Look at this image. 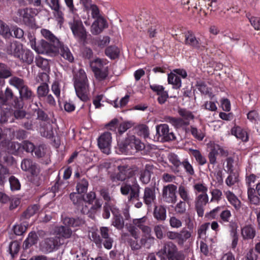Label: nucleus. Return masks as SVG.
<instances>
[{"mask_svg":"<svg viewBox=\"0 0 260 260\" xmlns=\"http://www.w3.org/2000/svg\"><path fill=\"white\" fill-rule=\"evenodd\" d=\"M117 141L118 149L122 153L132 154L145 148L144 144L134 136H129L124 141H121L118 138Z\"/></svg>","mask_w":260,"mask_h":260,"instance_id":"f257e3e1","label":"nucleus"},{"mask_svg":"<svg viewBox=\"0 0 260 260\" xmlns=\"http://www.w3.org/2000/svg\"><path fill=\"white\" fill-rule=\"evenodd\" d=\"M127 230L130 234L124 233L122 235V238L131 246L133 250H138L141 248V243L138 242V239L139 238V232L137 228L134 226H128Z\"/></svg>","mask_w":260,"mask_h":260,"instance_id":"f03ea898","label":"nucleus"},{"mask_svg":"<svg viewBox=\"0 0 260 260\" xmlns=\"http://www.w3.org/2000/svg\"><path fill=\"white\" fill-rule=\"evenodd\" d=\"M133 184L131 185L127 183L122 184L120 187V191L123 195H127L128 201L138 200L139 198L140 187L135 179H133Z\"/></svg>","mask_w":260,"mask_h":260,"instance_id":"7ed1b4c3","label":"nucleus"},{"mask_svg":"<svg viewBox=\"0 0 260 260\" xmlns=\"http://www.w3.org/2000/svg\"><path fill=\"white\" fill-rule=\"evenodd\" d=\"M69 25L74 37L76 39L80 41L85 40L87 33L80 19H76L74 17L73 21L69 22Z\"/></svg>","mask_w":260,"mask_h":260,"instance_id":"20e7f679","label":"nucleus"},{"mask_svg":"<svg viewBox=\"0 0 260 260\" xmlns=\"http://www.w3.org/2000/svg\"><path fill=\"white\" fill-rule=\"evenodd\" d=\"M112 143V136L109 132H105L102 134L98 138V144L101 151L109 154L111 152Z\"/></svg>","mask_w":260,"mask_h":260,"instance_id":"39448f33","label":"nucleus"},{"mask_svg":"<svg viewBox=\"0 0 260 260\" xmlns=\"http://www.w3.org/2000/svg\"><path fill=\"white\" fill-rule=\"evenodd\" d=\"M177 186L173 184L164 186L162 190L164 201L168 203H175L177 201Z\"/></svg>","mask_w":260,"mask_h":260,"instance_id":"423d86ee","label":"nucleus"},{"mask_svg":"<svg viewBox=\"0 0 260 260\" xmlns=\"http://www.w3.org/2000/svg\"><path fill=\"white\" fill-rule=\"evenodd\" d=\"M156 133L159 137H161L165 141H173L175 139V136L173 132H170L169 127L167 124H160L156 126Z\"/></svg>","mask_w":260,"mask_h":260,"instance_id":"0eeeda50","label":"nucleus"},{"mask_svg":"<svg viewBox=\"0 0 260 260\" xmlns=\"http://www.w3.org/2000/svg\"><path fill=\"white\" fill-rule=\"evenodd\" d=\"M60 45H54L53 44H49L45 40H42L37 45L36 52L39 54H48L56 53Z\"/></svg>","mask_w":260,"mask_h":260,"instance_id":"6e6552de","label":"nucleus"},{"mask_svg":"<svg viewBox=\"0 0 260 260\" xmlns=\"http://www.w3.org/2000/svg\"><path fill=\"white\" fill-rule=\"evenodd\" d=\"M177 251L176 246L172 242H169L166 243L163 248L157 252V254L161 258L167 257L169 259Z\"/></svg>","mask_w":260,"mask_h":260,"instance_id":"1a4fd4ad","label":"nucleus"},{"mask_svg":"<svg viewBox=\"0 0 260 260\" xmlns=\"http://www.w3.org/2000/svg\"><path fill=\"white\" fill-rule=\"evenodd\" d=\"M76 93L78 97L82 101L85 102L89 100V88L88 82L80 83L77 82L74 85Z\"/></svg>","mask_w":260,"mask_h":260,"instance_id":"9d476101","label":"nucleus"},{"mask_svg":"<svg viewBox=\"0 0 260 260\" xmlns=\"http://www.w3.org/2000/svg\"><path fill=\"white\" fill-rule=\"evenodd\" d=\"M19 19L27 24L30 25L34 22V13L32 9L25 8L19 9L17 13Z\"/></svg>","mask_w":260,"mask_h":260,"instance_id":"9b49d317","label":"nucleus"},{"mask_svg":"<svg viewBox=\"0 0 260 260\" xmlns=\"http://www.w3.org/2000/svg\"><path fill=\"white\" fill-rule=\"evenodd\" d=\"M150 88L158 95L157 101L160 104H164L169 98L168 92L165 90L162 85L152 84L150 86Z\"/></svg>","mask_w":260,"mask_h":260,"instance_id":"f8f14e48","label":"nucleus"},{"mask_svg":"<svg viewBox=\"0 0 260 260\" xmlns=\"http://www.w3.org/2000/svg\"><path fill=\"white\" fill-rule=\"evenodd\" d=\"M107 27V24L105 19L102 17H98L91 25V32L93 35H98Z\"/></svg>","mask_w":260,"mask_h":260,"instance_id":"ddd939ff","label":"nucleus"},{"mask_svg":"<svg viewBox=\"0 0 260 260\" xmlns=\"http://www.w3.org/2000/svg\"><path fill=\"white\" fill-rule=\"evenodd\" d=\"M143 199L144 203L146 205L151 206L156 199L154 187H147L145 188Z\"/></svg>","mask_w":260,"mask_h":260,"instance_id":"4468645a","label":"nucleus"},{"mask_svg":"<svg viewBox=\"0 0 260 260\" xmlns=\"http://www.w3.org/2000/svg\"><path fill=\"white\" fill-rule=\"evenodd\" d=\"M231 134L243 142H247L249 136L247 131L240 126H235L231 129Z\"/></svg>","mask_w":260,"mask_h":260,"instance_id":"2eb2a0df","label":"nucleus"},{"mask_svg":"<svg viewBox=\"0 0 260 260\" xmlns=\"http://www.w3.org/2000/svg\"><path fill=\"white\" fill-rule=\"evenodd\" d=\"M178 194L183 201L190 205L192 201V197L190 194L188 187L184 185H180L178 187Z\"/></svg>","mask_w":260,"mask_h":260,"instance_id":"dca6fc26","label":"nucleus"},{"mask_svg":"<svg viewBox=\"0 0 260 260\" xmlns=\"http://www.w3.org/2000/svg\"><path fill=\"white\" fill-rule=\"evenodd\" d=\"M241 236L244 240L253 239L256 235L254 226L251 224L245 225L241 230Z\"/></svg>","mask_w":260,"mask_h":260,"instance_id":"f3484780","label":"nucleus"},{"mask_svg":"<svg viewBox=\"0 0 260 260\" xmlns=\"http://www.w3.org/2000/svg\"><path fill=\"white\" fill-rule=\"evenodd\" d=\"M224 194L230 203L236 210H238L241 207V203L238 197L231 191H224Z\"/></svg>","mask_w":260,"mask_h":260,"instance_id":"a211bd4d","label":"nucleus"},{"mask_svg":"<svg viewBox=\"0 0 260 260\" xmlns=\"http://www.w3.org/2000/svg\"><path fill=\"white\" fill-rule=\"evenodd\" d=\"M165 121L171 124L176 128H181L189 125V122L181 118H176L171 116H167L165 118Z\"/></svg>","mask_w":260,"mask_h":260,"instance_id":"6ab92c4d","label":"nucleus"},{"mask_svg":"<svg viewBox=\"0 0 260 260\" xmlns=\"http://www.w3.org/2000/svg\"><path fill=\"white\" fill-rule=\"evenodd\" d=\"M118 169L119 170V173H118L115 176L111 177L113 181H115L116 180H124L127 177H129V174L131 172L127 167L125 166L119 167Z\"/></svg>","mask_w":260,"mask_h":260,"instance_id":"aec40b11","label":"nucleus"},{"mask_svg":"<svg viewBox=\"0 0 260 260\" xmlns=\"http://www.w3.org/2000/svg\"><path fill=\"white\" fill-rule=\"evenodd\" d=\"M147 218L146 216H144L140 218H136L133 220V225L134 227L139 228L142 232L149 231L150 228L149 226L146 225Z\"/></svg>","mask_w":260,"mask_h":260,"instance_id":"412c9836","label":"nucleus"},{"mask_svg":"<svg viewBox=\"0 0 260 260\" xmlns=\"http://www.w3.org/2000/svg\"><path fill=\"white\" fill-rule=\"evenodd\" d=\"M108 63V61L105 58H96L90 61V66L92 71L96 70H101L105 68L106 65Z\"/></svg>","mask_w":260,"mask_h":260,"instance_id":"4be33fe9","label":"nucleus"},{"mask_svg":"<svg viewBox=\"0 0 260 260\" xmlns=\"http://www.w3.org/2000/svg\"><path fill=\"white\" fill-rule=\"evenodd\" d=\"M21 168L25 171H28L32 175H35L38 170L35 164L30 159H25L21 162Z\"/></svg>","mask_w":260,"mask_h":260,"instance_id":"5701e85b","label":"nucleus"},{"mask_svg":"<svg viewBox=\"0 0 260 260\" xmlns=\"http://www.w3.org/2000/svg\"><path fill=\"white\" fill-rule=\"evenodd\" d=\"M152 166L147 165L145 169L140 172V180L144 184H147L150 180Z\"/></svg>","mask_w":260,"mask_h":260,"instance_id":"b1692460","label":"nucleus"},{"mask_svg":"<svg viewBox=\"0 0 260 260\" xmlns=\"http://www.w3.org/2000/svg\"><path fill=\"white\" fill-rule=\"evenodd\" d=\"M190 132L194 138L199 141H202L206 135L205 127L203 125L201 128H198L194 126H191Z\"/></svg>","mask_w":260,"mask_h":260,"instance_id":"393cba45","label":"nucleus"},{"mask_svg":"<svg viewBox=\"0 0 260 260\" xmlns=\"http://www.w3.org/2000/svg\"><path fill=\"white\" fill-rule=\"evenodd\" d=\"M57 239H54L53 238H48L45 240L44 243L43 244V247L45 248L47 252L52 251L56 246H58L60 244V241H58Z\"/></svg>","mask_w":260,"mask_h":260,"instance_id":"a878e982","label":"nucleus"},{"mask_svg":"<svg viewBox=\"0 0 260 260\" xmlns=\"http://www.w3.org/2000/svg\"><path fill=\"white\" fill-rule=\"evenodd\" d=\"M143 236L140 240V243L142 245L150 246L151 244L153 243L154 238L151 235V228L149 231L143 232Z\"/></svg>","mask_w":260,"mask_h":260,"instance_id":"bb28decb","label":"nucleus"},{"mask_svg":"<svg viewBox=\"0 0 260 260\" xmlns=\"http://www.w3.org/2000/svg\"><path fill=\"white\" fill-rule=\"evenodd\" d=\"M114 215L112 224L117 229H122L124 226V221L123 218L120 216L119 212L117 210L112 211Z\"/></svg>","mask_w":260,"mask_h":260,"instance_id":"cd10ccee","label":"nucleus"},{"mask_svg":"<svg viewBox=\"0 0 260 260\" xmlns=\"http://www.w3.org/2000/svg\"><path fill=\"white\" fill-rule=\"evenodd\" d=\"M24 49L22 44L20 43L13 42L10 46L11 53L15 57L19 58Z\"/></svg>","mask_w":260,"mask_h":260,"instance_id":"c85d7f7f","label":"nucleus"},{"mask_svg":"<svg viewBox=\"0 0 260 260\" xmlns=\"http://www.w3.org/2000/svg\"><path fill=\"white\" fill-rule=\"evenodd\" d=\"M41 35L47 40H49L54 45H60V42L58 39L48 29H42Z\"/></svg>","mask_w":260,"mask_h":260,"instance_id":"c756f323","label":"nucleus"},{"mask_svg":"<svg viewBox=\"0 0 260 260\" xmlns=\"http://www.w3.org/2000/svg\"><path fill=\"white\" fill-rule=\"evenodd\" d=\"M57 52H59L60 55L69 62H72L73 61L74 57L68 47L61 46L60 43V46L58 48Z\"/></svg>","mask_w":260,"mask_h":260,"instance_id":"7c9ffc66","label":"nucleus"},{"mask_svg":"<svg viewBox=\"0 0 260 260\" xmlns=\"http://www.w3.org/2000/svg\"><path fill=\"white\" fill-rule=\"evenodd\" d=\"M63 222L64 225L68 226L77 227L84 224V220L81 218H73L65 217L63 219Z\"/></svg>","mask_w":260,"mask_h":260,"instance_id":"2f4dec72","label":"nucleus"},{"mask_svg":"<svg viewBox=\"0 0 260 260\" xmlns=\"http://www.w3.org/2000/svg\"><path fill=\"white\" fill-rule=\"evenodd\" d=\"M169 84H172L174 88L178 89L181 86L180 78L174 73H171L168 75Z\"/></svg>","mask_w":260,"mask_h":260,"instance_id":"473e14b6","label":"nucleus"},{"mask_svg":"<svg viewBox=\"0 0 260 260\" xmlns=\"http://www.w3.org/2000/svg\"><path fill=\"white\" fill-rule=\"evenodd\" d=\"M105 54L111 59L118 57L120 53L119 49L116 46H109L105 49Z\"/></svg>","mask_w":260,"mask_h":260,"instance_id":"72a5a7b5","label":"nucleus"},{"mask_svg":"<svg viewBox=\"0 0 260 260\" xmlns=\"http://www.w3.org/2000/svg\"><path fill=\"white\" fill-rule=\"evenodd\" d=\"M38 240V236L35 232H30L23 243L24 248L26 249L36 244Z\"/></svg>","mask_w":260,"mask_h":260,"instance_id":"f704fd0d","label":"nucleus"},{"mask_svg":"<svg viewBox=\"0 0 260 260\" xmlns=\"http://www.w3.org/2000/svg\"><path fill=\"white\" fill-rule=\"evenodd\" d=\"M18 59L23 62L30 64L33 61L34 55L29 50H24Z\"/></svg>","mask_w":260,"mask_h":260,"instance_id":"c9c22d12","label":"nucleus"},{"mask_svg":"<svg viewBox=\"0 0 260 260\" xmlns=\"http://www.w3.org/2000/svg\"><path fill=\"white\" fill-rule=\"evenodd\" d=\"M55 233L59 236H61L64 238H69L71 237L72 231L69 227L60 226L56 228Z\"/></svg>","mask_w":260,"mask_h":260,"instance_id":"e433bc0d","label":"nucleus"},{"mask_svg":"<svg viewBox=\"0 0 260 260\" xmlns=\"http://www.w3.org/2000/svg\"><path fill=\"white\" fill-rule=\"evenodd\" d=\"M154 217L159 220H165L166 218V210L162 206L156 207L154 210Z\"/></svg>","mask_w":260,"mask_h":260,"instance_id":"4c0bfd02","label":"nucleus"},{"mask_svg":"<svg viewBox=\"0 0 260 260\" xmlns=\"http://www.w3.org/2000/svg\"><path fill=\"white\" fill-rule=\"evenodd\" d=\"M92 72L94 73L95 78L99 81L105 80L109 74L108 68L107 67L101 70L92 71Z\"/></svg>","mask_w":260,"mask_h":260,"instance_id":"58836bf2","label":"nucleus"},{"mask_svg":"<svg viewBox=\"0 0 260 260\" xmlns=\"http://www.w3.org/2000/svg\"><path fill=\"white\" fill-rule=\"evenodd\" d=\"M208 202L209 197L207 193H201L196 198L195 206L204 207Z\"/></svg>","mask_w":260,"mask_h":260,"instance_id":"ea45409f","label":"nucleus"},{"mask_svg":"<svg viewBox=\"0 0 260 260\" xmlns=\"http://www.w3.org/2000/svg\"><path fill=\"white\" fill-rule=\"evenodd\" d=\"M221 148L218 145H214L212 149L209 153L208 157L209 159L210 162L212 164H215L216 161V156L218 153V151H221Z\"/></svg>","mask_w":260,"mask_h":260,"instance_id":"a19ab883","label":"nucleus"},{"mask_svg":"<svg viewBox=\"0 0 260 260\" xmlns=\"http://www.w3.org/2000/svg\"><path fill=\"white\" fill-rule=\"evenodd\" d=\"M74 85L77 83H83V82H88L86 74L83 69H80L77 73L75 75L74 78Z\"/></svg>","mask_w":260,"mask_h":260,"instance_id":"79ce46f5","label":"nucleus"},{"mask_svg":"<svg viewBox=\"0 0 260 260\" xmlns=\"http://www.w3.org/2000/svg\"><path fill=\"white\" fill-rule=\"evenodd\" d=\"M185 44L187 45H190L193 47H197L198 46V41L194 35L190 31L187 32L185 35Z\"/></svg>","mask_w":260,"mask_h":260,"instance_id":"37998d69","label":"nucleus"},{"mask_svg":"<svg viewBox=\"0 0 260 260\" xmlns=\"http://www.w3.org/2000/svg\"><path fill=\"white\" fill-rule=\"evenodd\" d=\"M189 151L200 165L202 166L206 163L207 160L206 158L202 155L199 150L189 149Z\"/></svg>","mask_w":260,"mask_h":260,"instance_id":"c03bdc74","label":"nucleus"},{"mask_svg":"<svg viewBox=\"0 0 260 260\" xmlns=\"http://www.w3.org/2000/svg\"><path fill=\"white\" fill-rule=\"evenodd\" d=\"M179 115L182 117L183 120L187 121L189 123L190 120L194 118V116L191 112L185 109L179 108L178 110Z\"/></svg>","mask_w":260,"mask_h":260,"instance_id":"a18cd8bd","label":"nucleus"},{"mask_svg":"<svg viewBox=\"0 0 260 260\" xmlns=\"http://www.w3.org/2000/svg\"><path fill=\"white\" fill-rule=\"evenodd\" d=\"M247 117L248 120L252 123L260 124V114L256 110H251L249 111Z\"/></svg>","mask_w":260,"mask_h":260,"instance_id":"49530a36","label":"nucleus"},{"mask_svg":"<svg viewBox=\"0 0 260 260\" xmlns=\"http://www.w3.org/2000/svg\"><path fill=\"white\" fill-rule=\"evenodd\" d=\"M9 84L19 90L25 84L23 80L17 77H13L10 79L9 81Z\"/></svg>","mask_w":260,"mask_h":260,"instance_id":"de8ad7c7","label":"nucleus"},{"mask_svg":"<svg viewBox=\"0 0 260 260\" xmlns=\"http://www.w3.org/2000/svg\"><path fill=\"white\" fill-rule=\"evenodd\" d=\"M49 91V86L46 83H42L37 88V94L39 98H45Z\"/></svg>","mask_w":260,"mask_h":260,"instance_id":"09e8293b","label":"nucleus"},{"mask_svg":"<svg viewBox=\"0 0 260 260\" xmlns=\"http://www.w3.org/2000/svg\"><path fill=\"white\" fill-rule=\"evenodd\" d=\"M20 98L23 99H30L33 96L31 90L26 85L23 86L19 90Z\"/></svg>","mask_w":260,"mask_h":260,"instance_id":"8fccbe9b","label":"nucleus"},{"mask_svg":"<svg viewBox=\"0 0 260 260\" xmlns=\"http://www.w3.org/2000/svg\"><path fill=\"white\" fill-rule=\"evenodd\" d=\"M88 186V181L85 179H81L78 183L76 186V189L78 193H82L86 192Z\"/></svg>","mask_w":260,"mask_h":260,"instance_id":"3c124183","label":"nucleus"},{"mask_svg":"<svg viewBox=\"0 0 260 260\" xmlns=\"http://www.w3.org/2000/svg\"><path fill=\"white\" fill-rule=\"evenodd\" d=\"M11 75L10 69L5 64L0 63V78H7Z\"/></svg>","mask_w":260,"mask_h":260,"instance_id":"603ef678","label":"nucleus"},{"mask_svg":"<svg viewBox=\"0 0 260 260\" xmlns=\"http://www.w3.org/2000/svg\"><path fill=\"white\" fill-rule=\"evenodd\" d=\"M191 236V233L185 230H182L179 233L178 243L183 244Z\"/></svg>","mask_w":260,"mask_h":260,"instance_id":"864d4df0","label":"nucleus"},{"mask_svg":"<svg viewBox=\"0 0 260 260\" xmlns=\"http://www.w3.org/2000/svg\"><path fill=\"white\" fill-rule=\"evenodd\" d=\"M39 209V206L37 205H34L31 206H30L24 212L23 216L26 218H29L35 215L38 211Z\"/></svg>","mask_w":260,"mask_h":260,"instance_id":"5fc2aeb1","label":"nucleus"},{"mask_svg":"<svg viewBox=\"0 0 260 260\" xmlns=\"http://www.w3.org/2000/svg\"><path fill=\"white\" fill-rule=\"evenodd\" d=\"M11 189L12 191L19 190L20 189L21 185L19 181L14 176H11L9 178Z\"/></svg>","mask_w":260,"mask_h":260,"instance_id":"6e6d98bb","label":"nucleus"},{"mask_svg":"<svg viewBox=\"0 0 260 260\" xmlns=\"http://www.w3.org/2000/svg\"><path fill=\"white\" fill-rule=\"evenodd\" d=\"M33 151L38 157H44L48 152L47 149L44 145H40L35 148Z\"/></svg>","mask_w":260,"mask_h":260,"instance_id":"4d7b16f0","label":"nucleus"},{"mask_svg":"<svg viewBox=\"0 0 260 260\" xmlns=\"http://www.w3.org/2000/svg\"><path fill=\"white\" fill-rule=\"evenodd\" d=\"M0 34L4 37H8L11 35L9 26L3 21L0 20Z\"/></svg>","mask_w":260,"mask_h":260,"instance_id":"13d9d810","label":"nucleus"},{"mask_svg":"<svg viewBox=\"0 0 260 260\" xmlns=\"http://www.w3.org/2000/svg\"><path fill=\"white\" fill-rule=\"evenodd\" d=\"M222 207L218 206L205 214V218L208 220L215 219Z\"/></svg>","mask_w":260,"mask_h":260,"instance_id":"bf43d9fd","label":"nucleus"},{"mask_svg":"<svg viewBox=\"0 0 260 260\" xmlns=\"http://www.w3.org/2000/svg\"><path fill=\"white\" fill-rule=\"evenodd\" d=\"M211 194L212 195L211 202L216 201L218 202L222 198V192L220 189H213L211 190Z\"/></svg>","mask_w":260,"mask_h":260,"instance_id":"052dcab7","label":"nucleus"},{"mask_svg":"<svg viewBox=\"0 0 260 260\" xmlns=\"http://www.w3.org/2000/svg\"><path fill=\"white\" fill-rule=\"evenodd\" d=\"M20 245L16 241L12 242L9 245V250L10 253L13 257L15 254H17L19 250Z\"/></svg>","mask_w":260,"mask_h":260,"instance_id":"680f3d73","label":"nucleus"},{"mask_svg":"<svg viewBox=\"0 0 260 260\" xmlns=\"http://www.w3.org/2000/svg\"><path fill=\"white\" fill-rule=\"evenodd\" d=\"M36 64L39 68L46 70L48 68L49 63L47 59L39 56L36 59Z\"/></svg>","mask_w":260,"mask_h":260,"instance_id":"e2e57ef3","label":"nucleus"},{"mask_svg":"<svg viewBox=\"0 0 260 260\" xmlns=\"http://www.w3.org/2000/svg\"><path fill=\"white\" fill-rule=\"evenodd\" d=\"M110 38L108 36L100 38L95 40V44L100 48H104L110 43Z\"/></svg>","mask_w":260,"mask_h":260,"instance_id":"0e129e2a","label":"nucleus"},{"mask_svg":"<svg viewBox=\"0 0 260 260\" xmlns=\"http://www.w3.org/2000/svg\"><path fill=\"white\" fill-rule=\"evenodd\" d=\"M51 90L56 97L59 100L60 95L61 88L59 83L55 81L51 86Z\"/></svg>","mask_w":260,"mask_h":260,"instance_id":"69168bd1","label":"nucleus"},{"mask_svg":"<svg viewBox=\"0 0 260 260\" xmlns=\"http://www.w3.org/2000/svg\"><path fill=\"white\" fill-rule=\"evenodd\" d=\"M186 204L187 203L184 201H180L175 206V211L179 214L185 213L186 210Z\"/></svg>","mask_w":260,"mask_h":260,"instance_id":"338daca9","label":"nucleus"},{"mask_svg":"<svg viewBox=\"0 0 260 260\" xmlns=\"http://www.w3.org/2000/svg\"><path fill=\"white\" fill-rule=\"evenodd\" d=\"M193 187L198 192H201L202 193H207L208 191V187L204 183L199 182L196 183L194 184Z\"/></svg>","mask_w":260,"mask_h":260,"instance_id":"774afa93","label":"nucleus"}]
</instances>
